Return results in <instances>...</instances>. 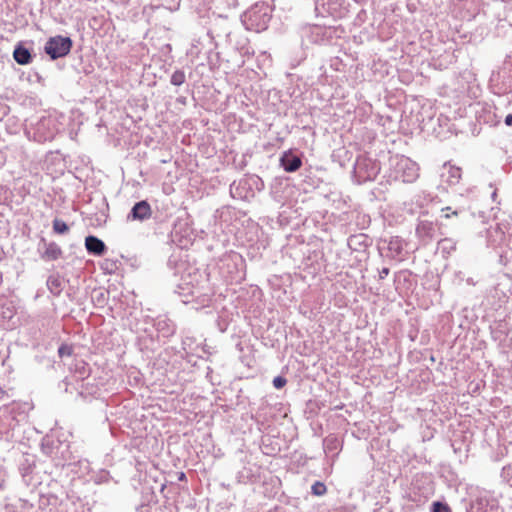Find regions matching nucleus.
<instances>
[{
    "mask_svg": "<svg viewBox=\"0 0 512 512\" xmlns=\"http://www.w3.org/2000/svg\"><path fill=\"white\" fill-rule=\"evenodd\" d=\"M271 19L270 7L265 3H257L242 15V23L247 30L261 32L268 27Z\"/></svg>",
    "mask_w": 512,
    "mask_h": 512,
    "instance_id": "nucleus-1",
    "label": "nucleus"
},
{
    "mask_svg": "<svg viewBox=\"0 0 512 512\" xmlns=\"http://www.w3.org/2000/svg\"><path fill=\"white\" fill-rule=\"evenodd\" d=\"M395 178L404 183H412L419 176V167L410 158L405 156H395L392 158Z\"/></svg>",
    "mask_w": 512,
    "mask_h": 512,
    "instance_id": "nucleus-2",
    "label": "nucleus"
},
{
    "mask_svg": "<svg viewBox=\"0 0 512 512\" xmlns=\"http://www.w3.org/2000/svg\"><path fill=\"white\" fill-rule=\"evenodd\" d=\"M72 47V41L69 37L55 36L51 37L45 45V52L52 58L57 59L66 56Z\"/></svg>",
    "mask_w": 512,
    "mask_h": 512,
    "instance_id": "nucleus-3",
    "label": "nucleus"
},
{
    "mask_svg": "<svg viewBox=\"0 0 512 512\" xmlns=\"http://www.w3.org/2000/svg\"><path fill=\"white\" fill-rule=\"evenodd\" d=\"M380 171L378 163L369 158H358L355 164V173L360 181H371Z\"/></svg>",
    "mask_w": 512,
    "mask_h": 512,
    "instance_id": "nucleus-4",
    "label": "nucleus"
},
{
    "mask_svg": "<svg viewBox=\"0 0 512 512\" xmlns=\"http://www.w3.org/2000/svg\"><path fill=\"white\" fill-rule=\"evenodd\" d=\"M151 216V207L146 201L136 203L131 209L128 219L143 221Z\"/></svg>",
    "mask_w": 512,
    "mask_h": 512,
    "instance_id": "nucleus-5",
    "label": "nucleus"
},
{
    "mask_svg": "<svg viewBox=\"0 0 512 512\" xmlns=\"http://www.w3.org/2000/svg\"><path fill=\"white\" fill-rule=\"evenodd\" d=\"M85 246L89 253L94 255H102L105 251V244L102 240L95 236H88L85 239Z\"/></svg>",
    "mask_w": 512,
    "mask_h": 512,
    "instance_id": "nucleus-6",
    "label": "nucleus"
},
{
    "mask_svg": "<svg viewBox=\"0 0 512 512\" xmlns=\"http://www.w3.org/2000/svg\"><path fill=\"white\" fill-rule=\"evenodd\" d=\"M442 177L450 185H455L461 178V169L452 165H445Z\"/></svg>",
    "mask_w": 512,
    "mask_h": 512,
    "instance_id": "nucleus-7",
    "label": "nucleus"
},
{
    "mask_svg": "<svg viewBox=\"0 0 512 512\" xmlns=\"http://www.w3.org/2000/svg\"><path fill=\"white\" fill-rule=\"evenodd\" d=\"M281 164L285 171L295 172L301 167V159L298 156L292 154H285L281 158Z\"/></svg>",
    "mask_w": 512,
    "mask_h": 512,
    "instance_id": "nucleus-8",
    "label": "nucleus"
},
{
    "mask_svg": "<svg viewBox=\"0 0 512 512\" xmlns=\"http://www.w3.org/2000/svg\"><path fill=\"white\" fill-rule=\"evenodd\" d=\"M13 57L20 65H26L31 61V54L29 50L20 45L15 48Z\"/></svg>",
    "mask_w": 512,
    "mask_h": 512,
    "instance_id": "nucleus-9",
    "label": "nucleus"
},
{
    "mask_svg": "<svg viewBox=\"0 0 512 512\" xmlns=\"http://www.w3.org/2000/svg\"><path fill=\"white\" fill-rule=\"evenodd\" d=\"M62 254L61 248L56 243H49L45 246L42 257L52 261L58 259Z\"/></svg>",
    "mask_w": 512,
    "mask_h": 512,
    "instance_id": "nucleus-10",
    "label": "nucleus"
},
{
    "mask_svg": "<svg viewBox=\"0 0 512 512\" xmlns=\"http://www.w3.org/2000/svg\"><path fill=\"white\" fill-rule=\"evenodd\" d=\"M388 248L391 252H394L395 255H399L403 249L402 240L398 237L391 239L388 244Z\"/></svg>",
    "mask_w": 512,
    "mask_h": 512,
    "instance_id": "nucleus-11",
    "label": "nucleus"
},
{
    "mask_svg": "<svg viewBox=\"0 0 512 512\" xmlns=\"http://www.w3.org/2000/svg\"><path fill=\"white\" fill-rule=\"evenodd\" d=\"M47 286L52 293L58 294L61 290V281L56 277H49Z\"/></svg>",
    "mask_w": 512,
    "mask_h": 512,
    "instance_id": "nucleus-12",
    "label": "nucleus"
},
{
    "mask_svg": "<svg viewBox=\"0 0 512 512\" xmlns=\"http://www.w3.org/2000/svg\"><path fill=\"white\" fill-rule=\"evenodd\" d=\"M185 82V73L177 70L171 76V83L175 86H180Z\"/></svg>",
    "mask_w": 512,
    "mask_h": 512,
    "instance_id": "nucleus-13",
    "label": "nucleus"
},
{
    "mask_svg": "<svg viewBox=\"0 0 512 512\" xmlns=\"http://www.w3.org/2000/svg\"><path fill=\"white\" fill-rule=\"evenodd\" d=\"M68 225L60 220V219H55L53 221V230L58 233V234H64L68 231Z\"/></svg>",
    "mask_w": 512,
    "mask_h": 512,
    "instance_id": "nucleus-14",
    "label": "nucleus"
},
{
    "mask_svg": "<svg viewBox=\"0 0 512 512\" xmlns=\"http://www.w3.org/2000/svg\"><path fill=\"white\" fill-rule=\"evenodd\" d=\"M160 3L159 5L163 6L164 8L174 11L178 9L180 5V0H158Z\"/></svg>",
    "mask_w": 512,
    "mask_h": 512,
    "instance_id": "nucleus-15",
    "label": "nucleus"
},
{
    "mask_svg": "<svg viewBox=\"0 0 512 512\" xmlns=\"http://www.w3.org/2000/svg\"><path fill=\"white\" fill-rule=\"evenodd\" d=\"M312 492L317 496H321L326 492V486L321 482H316L312 485Z\"/></svg>",
    "mask_w": 512,
    "mask_h": 512,
    "instance_id": "nucleus-16",
    "label": "nucleus"
},
{
    "mask_svg": "<svg viewBox=\"0 0 512 512\" xmlns=\"http://www.w3.org/2000/svg\"><path fill=\"white\" fill-rule=\"evenodd\" d=\"M286 382H287L286 379L281 376L275 377L273 379V385L277 389L282 388L286 384Z\"/></svg>",
    "mask_w": 512,
    "mask_h": 512,
    "instance_id": "nucleus-17",
    "label": "nucleus"
},
{
    "mask_svg": "<svg viewBox=\"0 0 512 512\" xmlns=\"http://www.w3.org/2000/svg\"><path fill=\"white\" fill-rule=\"evenodd\" d=\"M432 512H450V510L446 505L435 503Z\"/></svg>",
    "mask_w": 512,
    "mask_h": 512,
    "instance_id": "nucleus-18",
    "label": "nucleus"
},
{
    "mask_svg": "<svg viewBox=\"0 0 512 512\" xmlns=\"http://www.w3.org/2000/svg\"><path fill=\"white\" fill-rule=\"evenodd\" d=\"M59 354H60V356H63L65 354H70L69 348L66 346H61L59 348Z\"/></svg>",
    "mask_w": 512,
    "mask_h": 512,
    "instance_id": "nucleus-19",
    "label": "nucleus"
},
{
    "mask_svg": "<svg viewBox=\"0 0 512 512\" xmlns=\"http://www.w3.org/2000/svg\"><path fill=\"white\" fill-rule=\"evenodd\" d=\"M505 123L508 126H512V114H508L505 118Z\"/></svg>",
    "mask_w": 512,
    "mask_h": 512,
    "instance_id": "nucleus-20",
    "label": "nucleus"
},
{
    "mask_svg": "<svg viewBox=\"0 0 512 512\" xmlns=\"http://www.w3.org/2000/svg\"><path fill=\"white\" fill-rule=\"evenodd\" d=\"M383 274H388V269H383Z\"/></svg>",
    "mask_w": 512,
    "mask_h": 512,
    "instance_id": "nucleus-21",
    "label": "nucleus"
},
{
    "mask_svg": "<svg viewBox=\"0 0 512 512\" xmlns=\"http://www.w3.org/2000/svg\"><path fill=\"white\" fill-rule=\"evenodd\" d=\"M450 210V207H446L444 209H442V211H449Z\"/></svg>",
    "mask_w": 512,
    "mask_h": 512,
    "instance_id": "nucleus-22",
    "label": "nucleus"
},
{
    "mask_svg": "<svg viewBox=\"0 0 512 512\" xmlns=\"http://www.w3.org/2000/svg\"><path fill=\"white\" fill-rule=\"evenodd\" d=\"M452 214L453 215H458V212L457 211H453Z\"/></svg>",
    "mask_w": 512,
    "mask_h": 512,
    "instance_id": "nucleus-23",
    "label": "nucleus"
},
{
    "mask_svg": "<svg viewBox=\"0 0 512 512\" xmlns=\"http://www.w3.org/2000/svg\"><path fill=\"white\" fill-rule=\"evenodd\" d=\"M445 218H449L450 217V214H445L444 215Z\"/></svg>",
    "mask_w": 512,
    "mask_h": 512,
    "instance_id": "nucleus-24",
    "label": "nucleus"
}]
</instances>
